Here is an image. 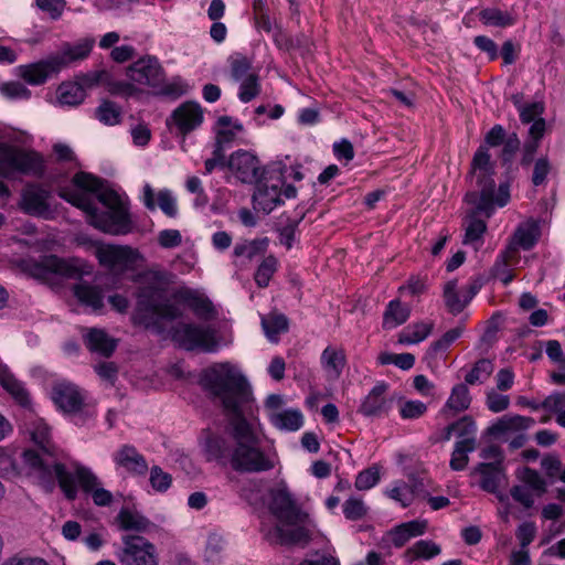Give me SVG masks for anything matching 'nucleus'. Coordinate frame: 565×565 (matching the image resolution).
I'll return each mask as SVG.
<instances>
[{"label": "nucleus", "mask_w": 565, "mask_h": 565, "mask_svg": "<svg viewBox=\"0 0 565 565\" xmlns=\"http://www.w3.org/2000/svg\"><path fill=\"white\" fill-rule=\"evenodd\" d=\"M73 183L78 190L63 189L58 195L83 210L90 225L111 235H125L132 231L134 224L126 204L100 179L78 172L73 177Z\"/></svg>", "instance_id": "f257e3e1"}, {"label": "nucleus", "mask_w": 565, "mask_h": 565, "mask_svg": "<svg viewBox=\"0 0 565 565\" xmlns=\"http://www.w3.org/2000/svg\"><path fill=\"white\" fill-rule=\"evenodd\" d=\"M200 383L212 403L222 408L226 426L248 420L254 398L247 379L233 364L216 363L202 372Z\"/></svg>", "instance_id": "f03ea898"}, {"label": "nucleus", "mask_w": 565, "mask_h": 565, "mask_svg": "<svg viewBox=\"0 0 565 565\" xmlns=\"http://www.w3.org/2000/svg\"><path fill=\"white\" fill-rule=\"evenodd\" d=\"M29 431L31 440L36 446V449H25L22 452V460L29 473L34 476L47 491L54 489L57 480L65 497L71 501L75 500L77 488H75L74 478L60 462V452L51 440L50 427L42 419H36L31 424Z\"/></svg>", "instance_id": "7ed1b4c3"}, {"label": "nucleus", "mask_w": 565, "mask_h": 565, "mask_svg": "<svg viewBox=\"0 0 565 565\" xmlns=\"http://www.w3.org/2000/svg\"><path fill=\"white\" fill-rule=\"evenodd\" d=\"M170 277L167 271L148 270L137 295L134 320L157 334L163 333L169 322L182 316V309L169 289Z\"/></svg>", "instance_id": "20e7f679"}, {"label": "nucleus", "mask_w": 565, "mask_h": 565, "mask_svg": "<svg viewBox=\"0 0 565 565\" xmlns=\"http://www.w3.org/2000/svg\"><path fill=\"white\" fill-rule=\"evenodd\" d=\"M493 173V163L488 148L480 146L471 162V175L476 180L479 191H470L466 194L467 203L473 204L475 209L467 215L468 223L465 228L463 244L480 241L487 231L486 222L478 218L477 215L482 213L490 217L493 213V191L495 189Z\"/></svg>", "instance_id": "39448f33"}, {"label": "nucleus", "mask_w": 565, "mask_h": 565, "mask_svg": "<svg viewBox=\"0 0 565 565\" xmlns=\"http://www.w3.org/2000/svg\"><path fill=\"white\" fill-rule=\"evenodd\" d=\"M270 498L269 510L278 523L269 532V540L281 545L308 543L310 535L305 527L308 515L297 507L286 490H273Z\"/></svg>", "instance_id": "423d86ee"}, {"label": "nucleus", "mask_w": 565, "mask_h": 565, "mask_svg": "<svg viewBox=\"0 0 565 565\" xmlns=\"http://www.w3.org/2000/svg\"><path fill=\"white\" fill-rule=\"evenodd\" d=\"M225 431L235 443L233 470L255 473L274 468V461L260 449V439L249 419L226 426Z\"/></svg>", "instance_id": "0eeeda50"}, {"label": "nucleus", "mask_w": 565, "mask_h": 565, "mask_svg": "<svg viewBox=\"0 0 565 565\" xmlns=\"http://www.w3.org/2000/svg\"><path fill=\"white\" fill-rule=\"evenodd\" d=\"M44 171V161L40 153L0 142L1 178L8 180H17L22 175L41 178Z\"/></svg>", "instance_id": "6e6552de"}, {"label": "nucleus", "mask_w": 565, "mask_h": 565, "mask_svg": "<svg viewBox=\"0 0 565 565\" xmlns=\"http://www.w3.org/2000/svg\"><path fill=\"white\" fill-rule=\"evenodd\" d=\"M92 273V266L79 258L63 259L55 255L45 256L34 266V275L49 278L51 275L68 279H81Z\"/></svg>", "instance_id": "1a4fd4ad"}, {"label": "nucleus", "mask_w": 565, "mask_h": 565, "mask_svg": "<svg viewBox=\"0 0 565 565\" xmlns=\"http://www.w3.org/2000/svg\"><path fill=\"white\" fill-rule=\"evenodd\" d=\"M172 340L188 351L201 349L204 352H212L216 349L214 330L210 327L180 323L172 329Z\"/></svg>", "instance_id": "9d476101"}, {"label": "nucleus", "mask_w": 565, "mask_h": 565, "mask_svg": "<svg viewBox=\"0 0 565 565\" xmlns=\"http://www.w3.org/2000/svg\"><path fill=\"white\" fill-rule=\"evenodd\" d=\"M121 565H158L156 546L140 535L122 537V547L118 553Z\"/></svg>", "instance_id": "9b49d317"}, {"label": "nucleus", "mask_w": 565, "mask_h": 565, "mask_svg": "<svg viewBox=\"0 0 565 565\" xmlns=\"http://www.w3.org/2000/svg\"><path fill=\"white\" fill-rule=\"evenodd\" d=\"M540 236L541 230L537 221L530 218L519 224L510 238L508 247L495 263V269L499 270L501 267H507L510 260L516 256L520 248L530 250L536 244Z\"/></svg>", "instance_id": "f8f14e48"}, {"label": "nucleus", "mask_w": 565, "mask_h": 565, "mask_svg": "<svg viewBox=\"0 0 565 565\" xmlns=\"http://www.w3.org/2000/svg\"><path fill=\"white\" fill-rule=\"evenodd\" d=\"M227 168L237 181L255 184L262 181L265 169L259 159L247 150H237L227 159Z\"/></svg>", "instance_id": "ddd939ff"}, {"label": "nucleus", "mask_w": 565, "mask_h": 565, "mask_svg": "<svg viewBox=\"0 0 565 565\" xmlns=\"http://www.w3.org/2000/svg\"><path fill=\"white\" fill-rule=\"evenodd\" d=\"M51 192L38 183L26 184L21 192L19 207L26 214L50 218L52 210L49 200Z\"/></svg>", "instance_id": "4468645a"}, {"label": "nucleus", "mask_w": 565, "mask_h": 565, "mask_svg": "<svg viewBox=\"0 0 565 565\" xmlns=\"http://www.w3.org/2000/svg\"><path fill=\"white\" fill-rule=\"evenodd\" d=\"M52 399L66 414H83L86 411L85 395L71 382H57L52 387Z\"/></svg>", "instance_id": "2eb2a0df"}, {"label": "nucleus", "mask_w": 565, "mask_h": 565, "mask_svg": "<svg viewBox=\"0 0 565 565\" xmlns=\"http://www.w3.org/2000/svg\"><path fill=\"white\" fill-rule=\"evenodd\" d=\"M135 83L150 87H159L164 81V73L157 57L146 56L132 63L126 72Z\"/></svg>", "instance_id": "dca6fc26"}, {"label": "nucleus", "mask_w": 565, "mask_h": 565, "mask_svg": "<svg viewBox=\"0 0 565 565\" xmlns=\"http://www.w3.org/2000/svg\"><path fill=\"white\" fill-rule=\"evenodd\" d=\"M235 443L228 436L209 433L204 444L203 454L206 461L216 462L222 467L232 466Z\"/></svg>", "instance_id": "f3484780"}, {"label": "nucleus", "mask_w": 565, "mask_h": 565, "mask_svg": "<svg viewBox=\"0 0 565 565\" xmlns=\"http://www.w3.org/2000/svg\"><path fill=\"white\" fill-rule=\"evenodd\" d=\"M114 462L132 476L143 477L148 471L146 458L130 445L121 446L114 454Z\"/></svg>", "instance_id": "a211bd4d"}, {"label": "nucleus", "mask_w": 565, "mask_h": 565, "mask_svg": "<svg viewBox=\"0 0 565 565\" xmlns=\"http://www.w3.org/2000/svg\"><path fill=\"white\" fill-rule=\"evenodd\" d=\"M171 119L180 132L186 135L202 124L203 110L198 103L186 102L172 113Z\"/></svg>", "instance_id": "6ab92c4d"}, {"label": "nucleus", "mask_w": 565, "mask_h": 565, "mask_svg": "<svg viewBox=\"0 0 565 565\" xmlns=\"http://www.w3.org/2000/svg\"><path fill=\"white\" fill-rule=\"evenodd\" d=\"M96 257L104 266L126 267L134 262V250L128 246L103 245L97 247Z\"/></svg>", "instance_id": "aec40b11"}, {"label": "nucleus", "mask_w": 565, "mask_h": 565, "mask_svg": "<svg viewBox=\"0 0 565 565\" xmlns=\"http://www.w3.org/2000/svg\"><path fill=\"white\" fill-rule=\"evenodd\" d=\"M94 43V39H84L75 45L65 44L61 53L52 55L54 64L60 71L72 62L85 60L89 55Z\"/></svg>", "instance_id": "412c9836"}, {"label": "nucleus", "mask_w": 565, "mask_h": 565, "mask_svg": "<svg viewBox=\"0 0 565 565\" xmlns=\"http://www.w3.org/2000/svg\"><path fill=\"white\" fill-rule=\"evenodd\" d=\"M473 473L481 476L480 488L489 493L497 494L498 489L503 480H505V470L503 466L499 463H478Z\"/></svg>", "instance_id": "4be33fe9"}, {"label": "nucleus", "mask_w": 565, "mask_h": 565, "mask_svg": "<svg viewBox=\"0 0 565 565\" xmlns=\"http://www.w3.org/2000/svg\"><path fill=\"white\" fill-rule=\"evenodd\" d=\"M256 190L253 194V204L255 210L263 211L265 214L270 213L277 205L281 204V191L278 184L267 185L265 183H256Z\"/></svg>", "instance_id": "5701e85b"}, {"label": "nucleus", "mask_w": 565, "mask_h": 565, "mask_svg": "<svg viewBox=\"0 0 565 565\" xmlns=\"http://www.w3.org/2000/svg\"><path fill=\"white\" fill-rule=\"evenodd\" d=\"M244 130V127L238 121H233L230 116H221L216 121L215 128V143L214 148L225 152V149L236 139V136Z\"/></svg>", "instance_id": "b1692460"}, {"label": "nucleus", "mask_w": 565, "mask_h": 565, "mask_svg": "<svg viewBox=\"0 0 565 565\" xmlns=\"http://www.w3.org/2000/svg\"><path fill=\"white\" fill-rule=\"evenodd\" d=\"M387 385L385 383L376 384L360 406V412L365 416H380L387 412L390 403L385 398Z\"/></svg>", "instance_id": "393cba45"}, {"label": "nucleus", "mask_w": 565, "mask_h": 565, "mask_svg": "<svg viewBox=\"0 0 565 565\" xmlns=\"http://www.w3.org/2000/svg\"><path fill=\"white\" fill-rule=\"evenodd\" d=\"M54 72H58V68L54 64L52 56L38 63L22 65L19 67L20 76L31 85L43 84L49 74Z\"/></svg>", "instance_id": "a878e982"}, {"label": "nucleus", "mask_w": 565, "mask_h": 565, "mask_svg": "<svg viewBox=\"0 0 565 565\" xmlns=\"http://www.w3.org/2000/svg\"><path fill=\"white\" fill-rule=\"evenodd\" d=\"M534 424L532 417L521 415H504L492 424L487 433L490 436L499 437L507 433L521 431L530 428Z\"/></svg>", "instance_id": "bb28decb"}, {"label": "nucleus", "mask_w": 565, "mask_h": 565, "mask_svg": "<svg viewBox=\"0 0 565 565\" xmlns=\"http://www.w3.org/2000/svg\"><path fill=\"white\" fill-rule=\"evenodd\" d=\"M122 531L149 532L154 525L142 514L129 508H122L116 516Z\"/></svg>", "instance_id": "cd10ccee"}, {"label": "nucleus", "mask_w": 565, "mask_h": 565, "mask_svg": "<svg viewBox=\"0 0 565 565\" xmlns=\"http://www.w3.org/2000/svg\"><path fill=\"white\" fill-rule=\"evenodd\" d=\"M0 385L21 405L29 404V394L9 367L0 361Z\"/></svg>", "instance_id": "c85d7f7f"}, {"label": "nucleus", "mask_w": 565, "mask_h": 565, "mask_svg": "<svg viewBox=\"0 0 565 565\" xmlns=\"http://www.w3.org/2000/svg\"><path fill=\"white\" fill-rule=\"evenodd\" d=\"M345 354L341 349H333L327 347L321 354V364L324 369L328 379L338 380L345 366Z\"/></svg>", "instance_id": "c756f323"}, {"label": "nucleus", "mask_w": 565, "mask_h": 565, "mask_svg": "<svg viewBox=\"0 0 565 565\" xmlns=\"http://www.w3.org/2000/svg\"><path fill=\"white\" fill-rule=\"evenodd\" d=\"M73 294L81 303L90 307L93 310H99L104 306V295L97 286L82 281L73 286Z\"/></svg>", "instance_id": "7c9ffc66"}, {"label": "nucleus", "mask_w": 565, "mask_h": 565, "mask_svg": "<svg viewBox=\"0 0 565 565\" xmlns=\"http://www.w3.org/2000/svg\"><path fill=\"white\" fill-rule=\"evenodd\" d=\"M87 348L106 358L110 356L116 349V342L100 329H90L85 337Z\"/></svg>", "instance_id": "2f4dec72"}, {"label": "nucleus", "mask_w": 565, "mask_h": 565, "mask_svg": "<svg viewBox=\"0 0 565 565\" xmlns=\"http://www.w3.org/2000/svg\"><path fill=\"white\" fill-rule=\"evenodd\" d=\"M471 403V396L469 393V388L466 384H457L452 387L451 394L447 399L443 413L452 412L454 414L463 412L469 408Z\"/></svg>", "instance_id": "473e14b6"}, {"label": "nucleus", "mask_w": 565, "mask_h": 565, "mask_svg": "<svg viewBox=\"0 0 565 565\" xmlns=\"http://www.w3.org/2000/svg\"><path fill=\"white\" fill-rule=\"evenodd\" d=\"M411 315V309L403 306L398 299L388 302L383 315V328L393 329L407 321Z\"/></svg>", "instance_id": "72a5a7b5"}, {"label": "nucleus", "mask_w": 565, "mask_h": 565, "mask_svg": "<svg viewBox=\"0 0 565 565\" xmlns=\"http://www.w3.org/2000/svg\"><path fill=\"white\" fill-rule=\"evenodd\" d=\"M271 424L280 430L295 431L303 424V417L298 409H286L270 414Z\"/></svg>", "instance_id": "f704fd0d"}, {"label": "nucleus", "mask_w": 565, "mask_h": 565, "mask_svg": "<svg viewBox=\"0 0 565 565\" xmlns=\"http://www.w3.org/2000/svg\"><path fill=\"white\" fill-rule=\"evenodd\" d=\"M269 239L267 237L244 241L234 246L233 254L235 257H245L253 260L257 256H264L267 252Z\"/></svg>", "instance_id": "c9c22d12"}, {"label": "nucleus", "mask_w": 565, "mask_h": 565, "mask_svg": "<svg viewBox=\"0 0 565 565\" xmlns=\"http://www.w3.org/2000/svg\"><path fill=\"white\" fill-rule=\"evenodd\" d=\"M476 449V438H465L455 444L450 459V468L455 471L463 470L468 462V454Z\"/></svg>", "instance_id": "e433bc0d"}, {"label": "nucleus", "mask_w": 565, "mask_h": 565, "mask_svg": "<svg viewBox=\"0 0 565 565\" xmlns=\"http://www.w3.org/2000/svg\"><path fill=\"white\" fill-rule=\"evenodd\" d=\"M86 94L81 84L63 83L57 89V99L61 105L77 106L85 99Z\"/></svg>", "instance_id": "4c0bfd02"}, {"label": "nucleus", "mask_w": 565, "mask_h": 565, "mask_svg": "<svg viewBox=\"0 0 565 565\" xmlns=\"http://www.w3.org/2000/svg\"><path fill=\"white\" fill-rule=\"evenodd\" d=\"M434 323L417 322L405 328L398 337L403 344L418 343L425 340L433 331Z\"/></svg>", "instance_id": "58836bf2"}, {"label": "nucleus", "mask_w": 565, "mask_h": 565, "mask_svg": "<svg viewBox=\"0 0 565 565\" xmlns=\"http://www.w3.org/2000/svg\"><path fill=\"white\" fill-rule=\"evenodd\" d=\"M262 326L268 339L276 341L279 333L288 330V319L282 313L273 312L262 318Z\"/></svg>", "instance_id": "ea45409f"}, {"label": "nucleus", "mask_w": 565, "mask_h": 565, "mask_svg": "<svg viewBox=\"0 0 565 565\" xmlns=\"http://www.w3.org/2000/svg\"><path fill=\"white\" fill-rule=\"evenodd\" d=\"M95 115L104 125L114 126L121 121L122 109L115 102L105 99L96 108Z\"/></svg>", "instance_id": "a19ab883"}, {"label": "nucleus", "mask_w": 565, "mask_h": 565, "mask_svg": "<svg viewBox=\"0 0 565 565\" xmlns=\"http://www.w3.org/2000/svg\"><path fill=\"white\" fill-rule=\"evenodd\" d=\"M277 269L278 259L274 255L264 257L254 274L256 285L259 288H266Z\"/></svg>", "instance_id": "79ce46f5"}, {"label": "nucleus", "mask_w": 565, "mask_h": 565, "mask_svg": "<svg viewBox=\"0 0 565 565\" xmlns=\"http://www.w3.org/2000/svg\"><path fill=\"white\" fill-rule=\"evenodd\" d=\"M481 21L487 25L505 28L515 23V18L509 12L495 8L483 9L480 12Z\"/></svg>", "instance_id": "37998d69"}, {"label": "nucleus", "mask_w": 565, "mask_h": 565, "mask_svg": "<svg viewBox=\"0 0 565 565\" xmlns=\"http://www.w3.org/2000/svg\"><path fill=\"white\" fill-rule=\"evenodd\" d=\"M444 299L448 311L452 315L460 313L466 308V301L457 291V280H449L444 287Z\"/></svg>", "instance_id": "c03bdc74"}, {"label": "nucleus", "mask_w": 565, "mask_h": 565, "mask_svg": "<svg viewBox=\"0 0 565 565\" xmlns=\"http://www.w3.org/2000/svg\"><path fill=\"white\" fill-rule=\"evenodd\" d=\"M185 299L189 307L198 318L203 320H211L214 318L215 310L212 302L207 298L196 295H189Z\"/></svg>", "instance_id": "a18cd8bd"}, {"label": "nucleus", "mask_w": 565, "mask_h": 565, "mask_svg": "<svg viewBox=\"0 0 565 565\" xmlns=\"http://www.w3.org/2000/svg\"><path fill=\"white\" fill-rule=\"evenodd\" d=\"M78 481L82 489L85 492H92L97 486L100 484L96 475L93 471L84 466H76L75 476L71 473ZM76 486V483L74 482Z\"/></svg>", "instance_id": "49530a36"}, {"label": "nucleus", "mask_w": 565, "mask_h": 565, "mask_svg": "<svg viewBox=\"0 0 565 565\" xmlns=\"http://www.w3.org/2000/svg\"><path fill=\"white\" fill-rule=\"evenodd\" d=\"M259 92L258 76L248 74L241 84L238 97L243 103H248L258 96Z\"/></svg>", "instance_id": "de8ad7c7"}, {"label": "nucleus", "mask_w": 565, "mask_h": 565, "mask_svg": "<svg viewBox=\"0 0 565 565\" xmlns=\"http://www.w3.org/2000/svg\"><path fill=\"white\" fill-rule=\"evenodd\" d=\"M493 372V364L488 359H481L476 362L472 370L466 375L465 381L467 384L473 385L481 380L482 375L488 377Z\"/></svg>", "instance_id": "09e8293b"}, {"label": "nucleus", "mask_w": 565, "mask_h": 565, "mask_svg": "<svg viewBox=\"0 0 565 565\" xmlns=\"http://www.w3.org/2000/svg\"><path fill=\"white\" fill-rule=\"evenodd\" d=\"M149 481L156 491L166 492L171 487L172 477L170 473L163 471L159 466H153L150 469Z\"/></svg>", "instance_id": "8fccbe9b"}, {"label": "nucleus", "mask_w": 565, "mask_h": 565, "mask_svg": "<svg viewBox=\"0 0 565 565\" xmlns=\"http://www.w3.org/2000/svg\"><path fill=\"white\" fill-rule=\"evenodd\" d=\"M380 481V469L372 466L361 471L355 479V488L358 490H369Z\"/></svg>", "instance_id": "3c124183"}, {"label": "nucleus", "mask_w": 565, "mask_h": 565, "mask_svg": "<svg viewBox=\"0 0 565 565\" xmlns=\"http://www.w3.org/2000/svg\"><path fill=\"white\" fill-rule=\"evenodd\" d=\"M343 513L349 520H360L366 514V508L361 499L350 498L343 504Z\"/></svg>", "instance_id": "603ef678"}, {"label": "nucleus", "mask_w": 565, "mask_h": 565, "mask_svg": "<svg viewBox=\"0 0 565 565\" xmlns=\"http://www.w3.org/2000/svg\"><path fill=\"white\" fill-rule=\"evenodd\" d=\"M158 206L169 217H175L178 207L175 199L169 190H161L157 195Z\"/></svg>", "instance_id": "864d4df0"}, {"label": "nucleus", "mask_w": 565, "mask_h": 565, "mask_svg": "<svg viewBox=\"0 0 565 565\" xmlns=\"http://www.w3.org/2000/svg\"><path fill=\"white\" fill-rule=\"evenodd\" d=\"M409 552L414 553L416 557L431 558L440 553V548L431 541L422 540L415 543Z\"/></svg>", "instance_id": "5fc2aeb1"}, {"label": "nucleus", "mask_w": 565, "mask_h": 565, "mask_svg": "<svg viewBox=\"0 0 565 565\" xmlns=\"http://www.w3.org/2000/svg\"><path fill=\"white\" fill-rule=\"evenodd\" d=\"M302 217L303 215H301L299 220H289L284 227L279 228V242L285 245L287 249L292 247L295 234Z\"/></svg>", "instance_id": "6e6d98bb"}, {"label": "nucleus", "mask_w": 565, "mask_h": 565, "mask_svg": "<svg viewBox=\"0 0 565 565\" xmlns=\"http://www.w3.org/2000/svg\"><path fill=\"white\" fill-rule=\"evenodd\" d=\"M503 148L500 154L503 164L510 163L513 160L514 154L520 149V139L516 134H511L508 136L505 141L502 143Z\"/></svg>", "instance_id": "4d7b16f0"}, {"label": "nucleus", "mask_w": 565, "mask_h": 565, "mask_svg": "<svg viewBox=\"0 0 565 565\" xmlns=\"http://www.w3.org/2000/svg\"><path fill=\"white\" fill-rule=\"evenodd\" d=\"M544 111V105L541 102L525 104L521 107L520 119L523 124H530L536 120Z\"/></svg>", "instance_id": "13d9d810"}, {"label": "nucleus", "mask_w": 565, "mask_h": 565, "mask_svg": "<svg viewBox=\"0 0 565 565\" xmlns=\"http://www.w3.org/2000/svg\"><path fill=\"white\" fill-rule=\"evenodd\" d=\"M223 550V539L217 534H212L209 536L206 550H205V558L207 562L216 563L220 559V553Z\"/></svg>", "instance_id": "bf43d9fd"}, {"label": "nucleus", "mask_w": 565, "mask_h": 565, "mask_svg": "<svg viewBox=\"0 0 565 565\" xmlns=\"http://www.w3.org/2000/svg\"><path fill=\"white\" fill-rule=\"evenodd\" d=\"M252 65L244 56H237L231 61V74L235 81H242L249 74Z\"/></svg>", "instance_id": "052dcab7"}, {"label": "nucleus", "mask_w": 565, "mask_h": 565, "mask_svg": "<svg viewBox=\"0 0 565 565\" xmlns=\"http://www.w3.org/2000/svg\"><path fill=\"white\" fill-rule=\"evenodd\" d=\"M0 92L9 98L26 99L30 97V90L20 82H11L2 85Z\"/></svg>", "instance_id": "680f3d73"}, {"label": "nucleus", "mask_w": 565, "mask_h": 565, "mask_svg": "<svg viewBox=\"0 0 565 565\" xmlns=\"http://www.w3.org/2000/svg\"><path fill=\"white\" fill-rule=\"evenodd\" d=\"M158 243L163 248H174L181 245L182 235L178 230H163L158 234Z\"/></svg>", "instance_id": "e2e57ef3"}, {"label": "nucleus", "mask_w": 565, "mask_h": 565, "mask_svg": "<svg viewBox=\"0 0 565 565\" xmlns=\"http://www.w3.org/2000/svg\"><path fill=\"white\" fill-rule=\"evenodd\" d=\"M427 411V406L419 401H408L401 407L403 418H418Z\"/></svg>", "instance_id": "0e129e2a"}, {"label": "nucleus", "mask_w": 565, "mask_h": 565, "mask_svg": "<svg viewBox=\"0 0 565 565\" xmlns=\"http://www.w3.org/2000/svg\"><path fill=\"white\" fill-rule=\"evenodd\" d=\"M456 431L459 437L465 438H476L475 434L477 430L476 423L471 416H463L459 420L455 422Z\"/></svg>", "instance_id": "69168bd1"}, {"label": "nucleus", "mask_w": 565, "mask_h": 565, "mask_svg": "<svg viewBox=\"0 0 565 565\" xmlns=\"http://www.w3.org/2000/svg\"><path fill=\"white\" fill-rule=\"evenodd\" d=\"M541 407L556 414L565 411V393L551 394L542 402Z\"/></svg>", "instance_id": "338daca9"}, {"label": "nucleus", "mask_w": 565, "mask_h": 565, "mask_svg": "<svg viewBox=\"0 0 565 565\" xmlns=\"http://www.w3.org/2000/svg\"><path fill=\"white\" fill-rule=\"evenodd\" d=\"M536 534L535 524L532 522L522 523L516 530V537L520 541L522 548H525L532 543Z\"/></svg>", "instance_id": "774afa93"}]
</instances>
